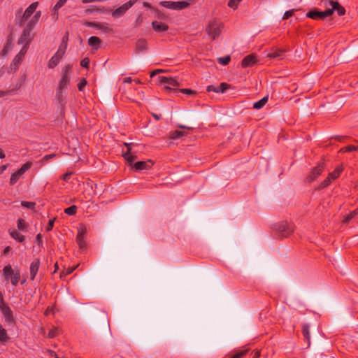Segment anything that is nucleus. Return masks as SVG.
Instances as JSON below:
<instances>
[{
	"instance_id": "nucleus-1",
	"label": "nucleus",
	"mask_w": 358,
	"mask_h": 358,
	"mask_svg": "<svg viewBox=\"0 0 358 358\" xmlns=\"http://www.w3.org/2000/svg\"><path fill=\"white\" fill-rule=\"evenodd\" d=\"M134 145V143H125V145L127 148V150L123 154L124 158L125 159L126 161L129 162L130 166H133L136 171L150 169L153 165L151 160L141 161L133 164V162L136 158V152L131 151V147Z\"/></svg>"
},
{
	"instance_id": "nucleus-2",
	"label": "nucleus",
	"mask_w": 358,
	"mask_h": 358,
	"mask_svg": "<svg viewBox=\"0 0 358 358\" xmlns=\"http://www.w3.org/2000/svg\"><path fill=\"white\" fill-rule=\"evenodd\" d=\"M274 229L282 237H288L294 231V224L287 221H281L274 225Z\"/></svg>"
},
{
	"instance_id": "nucleus-3",
	"label": "nucleus",
	"mask_w": 358,
	"mask_h": 358,
	"mask_svg": "<svg viewBox=\"0 0 358 358\" xmlns=\"http://www.w3.org/2000/svg\"><path fill=\"white\" fill-rule=\"evenodd\" d=\"M223 24L216 20H211L206 27V31L212 39L217 38L223 29Z\"/></svg>"
},
{
	"instance_id": "nucleus-4",
	"label": "nucleus",
	"mask_w": 358,
	"mask_h": 358,
	"mask_svg": "<svg viewBox=\"0 0 358 358\" xmlns=\"http://www.w3.org/2000/svg\"><path fill=\"white\" fill-rule=\"evenodd\" d=\"M158 82L160 85H164L165 90L169 92H176V87L179 86L178 80L172 77L159 76Z\"/></svg>"
},
{
	"instance_id": "nucleus-5",
	"label": "nucleus",
	"mask_w": 358,
	"mask_h": 358,
	"mask_svg": "<svg viewBox=\"0 0 358 358\" xmlns=\"http://www.w3.org/2000/svg\"><path fill=\"white\" fill-rule=\"evenodd\" d=\"M71 65H66L62 70V78L59 82L57 89L65 90L71 80Z\"/></svg>"
},
{
	"instance_id": "nucleus-6",
	"label": "nucleus",
	"mask_w": 358,
	"mask_h": 358,
	"mask_svg": "<svg viewBox=\"0 0 358 358\" xmlns=\"http://www.w3.org/2000/svg\"><path fill=\"white\" fill-rule=\"evenodd\" d=\"M159 4L164 8L171 9V10H183V9L187 8L189 5V3L185 1H162L159 3Z\"/></svg>"
},
{
	"instance_id": "nucleus-7",
	"label": "nucleus",
	"mask_w": 358,
	"mask_h": 358,
	"mask_svg": "<svg viewBox=\"0 0 358 358\" xmlns=\"http://www.w3.org/2000/svg\"><path fill=\"white\" fill-rule=\"evenodd\" d=\"M32 166V163L30 162H27L25 164H24L20 169H19L16 172L13 173L10 178V185H15L18 180L22 177V176L28 171Z\"/></svg>"
},
{
	"instance_id": "nucleus-8",
	"label": "nucleus",
	"mask_w": 358,
	"mask_h": 358,
	"mask_svg": "<svg viewBox=\"0 0 358 358\" xmlns=\"http://www.w3.org/2000/svg\"><path fill=\"white\" fill-rule=\"evenodd\" d=\"M33 39V35L31 32L29 31V29H24L20 37L17 41L18 45H22V48H25L28 50L29 46Z\"/></svg>"
},
{
	"instance_id": "nucleus-9",
	"label": "nucleus",
	"mask_w": 358,
	"mask_h": 358,
	"mask_svg": "<svg viewBox=\"0 0 358 358\" xmlns=\"http://www.w3.org/2000/svg\"><path fill=\"white\" fill-rule=\"evenodd\" d=\"M38 5V2L32 3L31 5H29V6L28 8H27V9L25 10V11L24 12L22 15H21V13H22L21 10L17 12V13L16 14V17L17 18L20 17V25L22 24V23L24 21L27 20L33 15V13L36 11V9Z\"/></svg>"
},
{
	"instance_id": "nucleus-10",
	"label": "nucleus",
	"mask_w": 358,
	"mask_h": 358,
	"mask_svg": "<svg viewBox=\"0 0 358 358\" xmlns=\"http://www.w3.org/2000/svg\"><path fill=\"white\" fill-rule=\"evenodd\" d=\"M138 0H129L125 3L122 4L119 8H116L112 12L113 17H119L122 16L131 6H133Z\"/></svg>"
},
{
	"instance_id": "nucleus-11",
	"label": "nucleus",
	"mask_w": 358,
	"mask_h": 358,
	"mask_svg": "<svg viewBox=\"0 0 358 358\" xmlns=\"http://www.w3.org/2000/svg\"><path fill=\"white\" fill-rule=\"evenodd\" d=\"M27 52V50H25V48H22L20 51L15 55L10 65V68L12 71L15 72L17 71L20 65L25 57Z\"/></svg>"
},
{
	"instance_id": "nucleus-12",
	"label": "nucleus",
	"mask_w": 358,
	"mask_h": 358,
	"mask_svg": "<svg viewBox=\"0 0 358 358\" xmlns=\"http://www.w3.org/2000/svg\"><path fill=\"white\" fill-rule=\"evenodd\" d=\"M332 15L331 10L318 11L316 10H310L306 14V17L313 20H322Z\"/></svg>"
},
{
	"instance_id": "nucleus-13",
	"label": "nucleus",
	"mask_w": 358,
	"mask_h": 358,
	"mask_svg": "<svg viewBox=\"0 0 358 358\" xmlns=\"http://www.w3.org/2000/svg\"><path fill=\"white\" fill-rule=\"evenodd\" d=\"M0 310L1 311L5 322L8 324H14L15 323V319L13 317V311L8 306V304L0 308Z\"/></svg>"
},
{
	"instance_id": "nucleus-14",
	"label": "nucleus",
	"mask_w": 358,
	"mask_h": 358,
	"mask_svg": "<svg viewBox=\"0 0 358 358\" xmlns=\"http://www.w3.org/2000/svg\"><path fill=\"white\" fill-rule=\"evenodd\" d=\"M324 171V163L318 164L315 167H314L309 176L307 177V181L308 182H311L315 180L319 176L322 174Z\"/></svg>"
},
{
	"instance_id": "nucleus-15",
	"label": "nucleus",
	"mask_w": 358,
	"mask_h": 358,
	"mask_svg": "<svg viewBox=\"0 0 358 358\" xmlns=\"http://www.w3.org/2000/svg\"><path fill=\"white\" fill-rule=\"evenodd\" d=\"M86 26L94 27L96 29L102 31L104 33H111L113 31V29L109 27L106 23L87 22Z\"/></svg>"
},
{
	"instance_id": "nucleus-16",
	"label": "nucleus",
	"mask_w": 358,
	"mask_h": 358,
	"mask_svg": "<svg viewBox=\"0 0 358 358\" xmlns=\"http://www.w3.org/2000/svg\"><path fill=\"white\" fill-rule=\"evenodd\" d=\"M85 233L86 231L84 227L80 228L78 230V235L76 236V242L81 250H83L86 248V242L85 240Z\"/></svg>"
},
{
	"instance_id": "nucleus-17",
	"label": "nucleus",
	"mask_w": 358,
	"mask_h": 358,
	"mask_svg": "<svg viewBox=\"0 0 358 358\" xmlns=\"http://www.w3.org/2000/svg\"><path fill=\"white\" fill-rule=\"evenodd\" d=\"M40 266V259H35L30 264V280H34L36 278V275L38 271Z\"/></svg>"
},
{
	"instance_id": "nucleus-18",
	"label": "nucleus",
	"mask_w": 358,
	"mask_h": 358,
	"mask_svg": "<svg viewBox=\"0 0 358 358\" xmlns=\"http://www.w3.org/2000/svg\"><path fill=\"white\" fill-rule=\"evenodd\" d=\"M329 3L331 6V8L327 10H331L332 13L336 10L339 16H342L345 14V8L341 6L338 1H329Z\"/></svg>"
},
{
	"instance_id": "nucleus-19",
	"label": "nucleus",
	"mask_w": 358,
	"mask_h": 358,
	"mask_svg": "<svg viewBox=\"0 0 358 358\" xmlns=\"http://www.w3.org/2000/svg\"><path fill=\"white\" fill-rule=\"evenodd\" d=\"M68 41H69V32H66L62 38L60 45H59V48L56 52L64 56L65 54L66 50L67 48Z\"/></svg>"
},
{
	"instance_id": "nucleus-20",
	"label": "nucleus",
	"mask_w": 358,
	"mask_h": 358,
	"mask_svg": "<svg viewBox=\"0 0 358 358\" xmlns=\"http://www.w3.org/2000/svg\"><path fill=\"white\" fill-rule=\"evenodd\" d=\"M256 57L254 55H249L243 58L241 65L243 68L253 66L257 62Z\"/></svg>"
},
{
	"instance_id": "nucleus-21",
	"label": "nucleus",
	"mask_w": 358,
	"mask_h": 358,
	"mask_svg": "<svg viewBox=\"0 0 358 358\" xmlns=\"http://www.w3.org/2000/svg\"><path fill=\"white\" fill-rule=\"evenodd\" d=\"M41 12L37 11L35 13L34 15L32 17V18L27 23L26 27L24 29H29V31L31 32L32 29L36 24V23L38 22L39 18L41 17Z\"/></svg>"
},
{
	"instance_id": "nucleus-22",
	"label": "nucleus",
	"mask_w": 358,
	"mask_h": 358,
	"mask_svg": "<svg viewBox=\"0 0 358 358\" xmlns=\"http://www.w3.org/2000/svg\"><path fill=\"white\" fill-rule=\"evenodd\" d=\"M152 27L156 32H164L169 29V26L166 23L158 21H153Z\"/></svg>"
},
{
	"instance_id": "nucleus-23",
	"label": "nucleus",
	"mask_w": 358,
	"mask_h": 358,
	"mask_svg": "<svg viewBox=\"0 0 358 358\" xmlns=\"http://www.w3.org/2000/svg\"><path fill=\"white\" fill-rule=\"evenodd\" d=\"M64 56L55 52V54L51 57V59L49 60L48 66L49 69H54L55 66H57L60 61L62 60V57Z\"/></svg>"
},
{
	"instance_id": "nucleus-24",
	"label": "nucleus",
	"mask_w": 358,
	"mask_h": 358,
	"mask_svg": "<svg viewBox=\"0 0 358 358\" xmlns=\"http://www.w3.org/2000/svg\"><path fill=\"white\" fill-rule=\"evenodd\" d=\"M9 234L13 238H14L15 240L17 241L20 243H23L25 240L24 236L19 233L17 230L15 229H10Z\"/></svg>"
},
{
	"instance_id": "nucleus-25",
	"label": "nucleus",
	"mask_w": 358,
	"mask_h": 358,
	"mask_svg": "<svg viewBox=\"0 0 358 358\" xmlns=\"http://www.w3.org/2000/svg\"><path fill=\"white\" fill-rule=\"evenodd\" d=\"M88 44L95 50H97L101 44V40L97 36H91L88 39Z\"/></svg>"
},
{
	"instance_id": "nucleus-26",
	"label": "nucleus",
	"mask_w": 358,
	"mask_h": 358,
	"mask_svg": "<svg viewBox=\"0 0 358 358\" xmlns=\"http://www.w3.org/2000/svg\"><path fill=\"white\" fill-rule=\"evenodd\" d=\"M15 271L12 268V266L10 264H8L4 266L3 268V275L4 276V278L6 280H8L10 279L12 275L13 274Z\"/></svg>"
},
{
	"instance_id": "nucleus-27",
	"label": "nucleus",
	"mask_w": 358,
	"mask_h": 358,
	"mask_svg": "<svg viewBox=\"0 0 358 358\" xmlns=\"http://www.w3.org/2000/svg\"><path fill=\"white\" fill-rule=\"evenodd\" d=\"M148 43L147 41L144 39H139L136 42V48L137 52H141L147 50Z\"/></svg>"
},
{
	"instance_id": "nucleus-28",
	"label": "nucleus",
	"mask_w": 358,
	"mask_h": 358,
	"mask_svg": "<svg viewBox=\"0 0 358 358\" xmlns=\"http://www.w3.org/2000/svg\"><path fill=\"white\" fill-rule=\"evenodd\" d=\"M343 171V167L342 165L341 166H338L334 171H332L331 173H330L329 174V176L333 180H335L336 179H337L341 173H342V171Z\"/></svg>"
},
{
	"instance_id": "nucleus-29",
	"label": "nucleus",
	"mask_w": 358,
	"mask_h": 358,
	"mask_svg": "<svg viewBox=\"0 0 358 358\" xmlns=\"http://www.w3.org/2000/svg\"><path fill=\"white\" fill-rule=\"evenodd\" d=\"M64 91L65 90H59L58 89L56 90V99L62 106L65 104L66 96L64 94Z\"/></svg>"
},
{
	"instance_id": "nucleus-30",
	"label": "nucleus",
	"mask_w": 358,
	"mask_h": 358,
	"mask_svg": "<svg viewBox=\"0 0 358 358\" xmlns=\"http://www.w3.org/2000/svg\"><path fill=\"white\" fill-rule=\"evenodd\" d=\"M20 279V270L17 269L16 271H15L13 273V274L12 275L11 278H10V282L11 284L13 285V286H17L18 282H19V280Z\"/></svg>"
},
{
	"instance_id": "nucleus-31",
	"label": "nucleus",
	"mask_w": 358,
	"mask_h": 358,
	"mask_svg": "<svg viewBox=\"0 0 358 358\" xmlns=\"http://www.w3.org/2000/svg\"><path fill=\"white\" fill-rule=\"evenodd\" d=\"M267 101H268V97L267 96L263 97L259 101L254 103L253 108L257 109V110L261 109L262 108H263L264 106V105L266 103Z\"/></svg>"
},
{
	"instance_id": "nucleus-32",
	"label": "nucleus",
	"mask_w": 358,
	"mask_h": 358,
	"mask_svg": "<svg viewBox=\"0 0 358 358\" xmlns=\"http://www.w3.org/2000/svg\"><path fill=\"white\" fill-rule=\"evenodd\" d=\"M284 54V50L281 49L275 50L267 55L270 58H282Z\"/></svg>"
},
{
	"instance_id": "nucleus-33",
	"label": "nucleus",
	"mask_w": 358,
	"mask_h": 358,
	"mask_svg": "<svg viewBox=\"0 0 358 358\" xmlns=\"http://www.w3.org/2000/svg\"><path fill=\"white\" fill-rule=\"evenodd\" d=\"M9 339L7 332L2 325L0 324V343H3Z\"/></svg>"
},
{
	"instance_id": "nucleus-34",
	"label": "nucleus",
	"mask_w": 358,
	"mask_h": 358,
	"mask_svg": "<svg viewBox=\"0 0 358 358\" xmlns=\"http://www.w3.org/2000/svg\"><path fill=\"white\" fill-rule=\"evenodd\" d=\"M358 215V207L353 211L350 212L343 220V222L348 224L351 220Z\"/></svg>"
},
{
	"instance_id": "nucleus-35",
	"label": "nucleus",
	"mask_w": 358,
	"mask_h": 358,
	"mask_svg": "<svg viewBox=\"0 0 358 358\" xmlns=\"http://www.w3.org/2000/svg\"><path fill=\"white\" fill-rule=\"evenodd\" d=\"M302 333H303V335L304 338L309 341V340L310 338V325L309 324H304L303 325Z\"/></svg>"
},
{
	"instance_id": "nucleus-36",
	"label": "nucleus",
	"mask_w": 358,
	"mask_h": 358,
	"mask_svg": "<svg viewBox=\"0 0 358 358\" xmlns=\"http://www.w3.org/2000/svg\"><path fill=\"white\" fill-rule=\"evenodd\" d=\"M185 133L182 131L175 130L169 133V138L171 139H178L184 136Z\"/></svg>"
},
{
	"instance_id": "nucleus-37",
	"label": "nucleus",
	"mask_w": 358,
	"mask_h": 358,
	"mask_svg": "<svg viewBox=\"0 0 358 358\" xmlns=\"http://www.w3.org/2000/svg\"><path fill=\"white\" fill-rule=\"evenodd\" d=\"M61 333V330L58 327H52L48 332V337L53 338Z\"/></svg>"
},
{
	"instance_id": "nucleus-38",
	"label": "nucleus",
	"mask_w": 358,
	"mask_h": 358,
	"mask_svg": "<svg viewBox=\"0 0 358 358\" xmlns=\"http://www.w3.org/2000/svg\"><path fill=\"white\" fill-rule=\"evenodd\" d=\"M17 228L19 230L22 231H27V225L23 219L19 218L17 220Z\"/></svg>"
},
{
	"instance_id": "nucleus-39",
	"label": "nucleus",
	"mask_w": 358,
	"mask_h": 358,
	"mask_svg": "<svg viewBox=\"0 0 358 358\" xmlns=\"http://www.w3.org/2000/svg\"><path fill=\"white\" fill-rule=\"evenodd\" d=\"M76 211L77 207L74 205L64 209V213L68 215H74Z\"/></svg>"
},
{
	"instance_id": "nucleus-40",
	"label": "nucleus",
	"mask_w": 358,
	"mask_h": 358,
	"mask_svg": "<svg viewBox=\"0 0 358 358\" xmlns=\"http://www.w3.org/2000/svg\"><path fill=\"white\" fill-rule=\"evenodd\" d=\"M11 48H12L11 41L8 40L6 45L4 46L3 49L1 51L2 55L3 56L6 55L9 52V51L11 50Z\"/></svg>"
},
{
	"instance_id": "nucleus-41",
	"label": "nucleus",
	"mask_w": 358,
	"mask_h": 358,
	"mask_svg": "<svg viewBox=\"0 0 358 358\" xmlns=\"http://www.w3.org/2000/svg\"><path fill=\"white\" fill-rule=\"evenodd\" d=\"M358 150V146L355 145H348L346 147H344L340 150V152H352Z\"/></svg>"
},
{
	"instance_id": "nucleus-42",
	"label": "nucleus",
	"mask_w": 358,
	"mask_h": 358,
	"mask_svg": "<svg viewBox=\"0 0 358 358\" xmlns=\"http://www.w3.org/2000/svg\"><path fill=\"white\" fill-rule=\"evenodd\" d=\"M68 0H59L55 3V5L52 7V10H59L66 2Z\"/></svg>"
},
{
	"instance_id": "nucleus-43",
	"label": "nucleus",
	"mask_w": 358,
	"mask_h": 358,
	"mask_svg": "<svg viewBox=\"0 0 358 358\" xmlns=\"http://www.w3.org/2000/svg\"><path fill=\"white\" fill-rule=\"evenodd\" d=\"M217 60L220 64H221L222 65H227L229 63V62L231 60V57H230V56L227 55V56H225L223 57H219L217 59Z\"/></svg>"
},
{
	"instance_id": "nucleus-44",
	"label": "nucleus",
	"mask_w": 358,
	"mask_h": 358,
	"mask_svg": "<svg viewBox=\"0 0 358 358\" xmlns=\"http://www.w3.org/2000/svg\"><path fill=\"white\" fill-rule=\"evenodd\" d=\"M241 1L242 0H229L228 2V6L231 8H233L235 10L238 8V6Z\"/></svg>"
},
{
	"instance_id": "nucleus-45",
	"label": "nucleus",
	"mask_w": 358,
	"mask_h": 358,
	"mask_svg": "<svg viewBox=\"0 0 358 358\" xmlns=\"http://www.w3.org/2000/svg\"><path fill=\"white\" fill-rule=\"evenodd\" d=\"M77 267H78V265L73 266H69L68 268H65L63 271L62 275H68L72 273L74 271V270H76V268Z\"/></svg>"
},
{
	"instance_id": "nucleus-46",
	"label": "nucleus",
	"mask_w": 358,
	"mask_h": 358,
	"mask_svg": "<svg viewBox=\"0 0 358 358\" xmlns=\"http://www.w3.org/2000/svg\"><path fill=\"white\" fill-rule=\"evenodd\" d=\"M332 181L333 180L328 176V177L321 182L320 187L325 188L329 186Z\"/></svg>"
},
{
	"instance_id": "nucleus-47",
	"label": "nucleus",
	"mask_w": 358,
	"mask_h": 358,
	"mask_svg": "<svg viewBox=\"0 0 358 358\" xmlns=\"http://www.w3.org/2000/svg\"><path fill=\"white\" fill-rule=\"evenodd\" d=\"M22 206L24 208H27L29 209H34L35 208L36 203L34 202H29V201H22Z\"/></svg>"
},
{
	"instance_id": "nucleus-48",
	"label": "nucleus",
	"mask_w": 358,
	"mask_h": 358,
	"mask_svg": "<svg viewBox=\"0 0 358 358\" xmlns=\"http://www.w3.org/2000/svg\"><path fill=\"white\" fill-rule=\"evenodd\" d=\"M229 87V85L226 83H222L219 86H218V91H219V93H223L226 91L227 89H228Z\"/></svg>"
},
{
	"instance_id": "nucleus-49",
	"label": "nucleus",
	"mask_w": 358,
	"mask_h": 358,
	"mask_svg": "<svg viewBox=\"0 0 358 358\" xmlns=\"http://www.w3.org/2000/svg\"><path fill=\"white\" fill-rule=\"evenodd\" d=\"M294 12H295V10H294V9H291V10H287V11L284 13L283 17H282V19H283V20H287L288 18H289L290 17H292V16H293V15H294Z\"/></svg>"
},
{
	"instance_id": "nucleus-50",
	"label": "nucleus",
	"mask_w": 358,
	"mask_h": 358,
	"mask_svg": "<svg viewBox=\"0 0 358 358\" xmlns=\"http://www.w3.org/2000/svg\"><path fill=\"white\" fill-rule=\"evenodd\" d=\"M248 350H240L234 355L231 358H241L243 356L246 355Z\"/></svg>"
},
{
	"instance_id": "nucleus-51",
	"label": "nucleus",
	"mask_w": 358,
	"mask_h": 358,
	"mask_svg": "<svg viewBox=\"0 0 358 358\" xmlns=\"http://www.w3.org/2000/svg\"><path fill=\"white\" fill-rule=\"evenodd\" d=\"M87 85V80L85 78H83L78 84V88L79 91H83Z\"/></svg>"
},
{
	"instance_id": "nucleus-52",
	"label": "nucleus",
	"mask_w": 358,
	"mask_h": 358,
	"mask_svg": "<svg viewBox=\"0 0 358 358\" xmlns=\"http://www.w3.org/2000/svg\"><path fill=\"white\" fill-rule=\"evenodd\" d=\"M89 64H90V59L88 58H84L80 62V65H81L82 67L88 68Z\"/></svg>"
},
{
	"instance_id": "nucleus-53",
	"label": "nucleus",
	"mask_w": 358,
	"mask_h": 358,
	"mask_svg": "<svg viewBox=\"0 0 358 358\" xmlns=\"http://www.w3.org/2000/svg\"><path fill=\"white\" fill-rule=\"evenodd\" d=\"M55 220V219L54 218V219H52V220H49V222H48V225H47V227H46V230H47L48 231H51V230L52 229L53 226H54Z\"/></svg>"
},
{
	"instance_id": "nucleus-54",
	"label": "nucleus",
	"mask_w": 358,
	"mask_h": 358,
	"mask_svg": "<svg viewBox=\"0 0 358 358\" xmlns=\"http://www.w3.org/2000/svg\"><path fill=\"white\" fill-rule=\"evenodd\" d=\"M208 92H214L216 93H219L218 87H215L214 85H209L207 87Z\"/></svg>"
},
{
	"instance_id": "nucleus-55",
	"label": "nucleus",
	"mask_w": 358,
	"mask_h": 358,
	"mask_svg": "<svg viewBox=\"0 0 358 358\" xmlns=\"http://www.w3.org/2000/svg\"><path fill=\"white\" fill-rule=\"evenodd\" d=\"M59 10H52L51 17L54 21H57L59 18Z\"/></svg>"
},
{
	"instance_id": "nucleus-56",
	"label": "nucleus",
	"mask_w": 358,
	"mask_h": 358,
	"mask_svg": "<svg viewBox=\"0 0 358 358\" xmlns=\"http://www.w3.org/2000/svg\"><path fill=\"white\" fill-rule=\"evenodd\" d=\"M180 91L182 93L185 94H188V95H191V94H194V92L192 90H190V89H181V90H180Z\"/></svg>"
},
{
	"instance_id": "nucleus-57",
	"label": "nucleus",
	"mask_w": 358,
	"mask_h": 358,
	"mask_svg": "<svg viewBox=\"0 0 358 358\" xmlns=\"http://www.w3.org/2000/svg\"><path fill=\"white\" fill-rule=\"evenodd\" d=\"M72 175V173L70 172V173H64V175H62V179L64 181H68L71 177V176Z\"/></svg>"
},
{
	"instance_id": "nucleus-58",
	"label": "nucleus",
	"mask_w": 358,
	"mask_h": 358,
	"mask_svg": "<svg viewBox=\"0 0 358 358\" xmlns=\"http://www.w3.org/2000/svg\"><path fill=\"white\" fill-rule=\"evenodd\" d=\"M6 305L4 301L3 294L0 292V308Z\"/></svg>"
},
{
	"instance_id": "nucleus-59",
	"label": "nucleus",
	"mask_w": 358,
	"mask_h": 358,
	"mask_svg": "<svg viewBox=\"0 0 358 358\" xmlns=\"http://www.w3.org/2000/svg\"><path fill=\"white\" fill-rule=\"evenodd\" d=\"M55 157V154H50V155H45L43 158V160L44 161H48L50 159H52L53 157Z\"/></svg>"
},
{
	"instance_id": "nucleus-60",
	"label": "nucleus",
	"mask_w": 358,
	"mask_h": 358,
	"mask_svg": "<svg viewBox=\"0 0 358 358\" xmlns=\"http://www.w3.org/2000/svg\"><path fill=\"white\" fill-rule=\"evenodd\" d=\"M10 250H11V248L10 246H7L3 250L2 255H7L10 252Z\"/></svg>"
},
{
	"instance_id": "nucleus-61",
	"label": "nucleus",
	"mask_w": 358,
	"mask_h": 358,
	"mask_svg": "<svg viewBox=\"0 0 358 358\" xmlns=\"http://www.w3.org/2000/svg\"><path fill=\"white\" fill-rule=\"evenodd\" d=\"M10 91H1L0 90V98L10 94Z\"/></svg>"
},
{
	"instance_id": "nucleus-62",
	"label": "nucleus",
	"mask_w": 358,
	"mask_h": 358,
	"mask_svg": "<svg viewBox=\"0 0 358 358\" xmlns=\"http://www.w3.org/2000/svg\"><path fill=\"white\" fill-rule=\"evenodd\" d=\"M163 71L161 69H157V70H155L153 71L152 72H151V74H150V77L152 78L154 77L155 75H157L158 73L159 72H162Z\"/></svg>"
},
{
	"instance_id": "nucleus-63",
	"label": "nucleus",
	"mask_w": 358,
	"mask_h": 358,
	"mask_svg": "<svg viewBox=\"0 0 358 358\" xmlns=\"http://www.w3.org/2000/svg\"><path fill=\"white\" fill-rule=\"evenodd\" d=\"M7 169V165H2L0 166V174L3 173Z\"/></svg>"
},
{
	"instance_id": "nucleus-64",
	"label": "nucleus",
	"mask_w": 358,
	"mask_h": 358,
	"mask_svg": "<svg viewBox=\"0 0 358 358\" xmlns=\"http://www.w3.org/2000/svg\"><path fill=\"white\" fill-rule=\"evenodd\" d=\"M131 81H132V79L130 77H127L124 79V83H130Z\"/></svg>"
}]
</instances>
